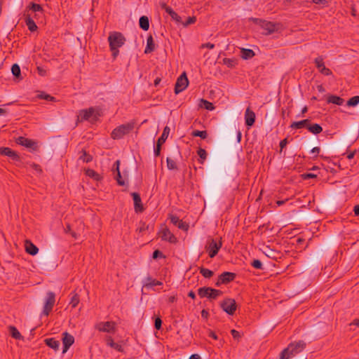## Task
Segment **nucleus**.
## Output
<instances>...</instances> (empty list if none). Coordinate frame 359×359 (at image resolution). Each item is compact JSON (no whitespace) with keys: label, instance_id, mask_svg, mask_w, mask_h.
Returning a JSON list of instances; mask_svg holds the SVG:
<instances>
[{"label":"nucleus","instance_id":"nucleus-37","mask_svg":"<svg viewBox=\"0 0 359 359\" xmlns=\"http://www.w3.org/2000/svg\"><path fill=\"white\" fill-rule=\"evenodd\" d=\"M72 296L71 297L69 305L72 306V309H74L78 306L80 302V299L79 296L76 293H72Z\"/></svg>","mask_w":359,"mask_h":359},{"label":"nucleus","instance_id":"nucleus-50","mask_svg":"<svg viewBox=\"0 0 359 359\" xmlns=\"http://www.w3.org/2000/svg\"><path fill=\"white\" fill-rule=\"evenodd\" d=\"M80 159L83 162L88 163L92 161V157L90 155L87 154L86 151H83V155L80 156Z\"/></svg>","mask_w":359,"mask_h":359},{"label":"nucleus","instance_id":"nucleus-64","mask_svg":"<svg viewBox=\"0 0 359 359\" xmlns=\"http://www.w3.org/2000/svg\"><path fill=\"white\" fill-rule=\"evenodd\" d=\"M189 359H201L200 355L198 354H193L189 357Z\"/></svg>","mask_w":359,"mask_h":359},{"label":"nucleus","instance_id":"nucleus-24","mask_svg":"<svg viewBox=\"0 0 359 359\" xmlns=\"http://www.w3.org/2000/svg\"><path fill=\"white\" fill-rule=\"evenodd\" d=\"M25 250L26 252L31 255H35L39 252V248L33 244L30 241L27 240L25 241Z\"/></svg>","mask_w":359,"mask_h":359},{"label":"nucleus","instance_id":"nucleus-38","mask_svg":"<svg viewBox=\"0 0 359 359\" xmlns=\"http://www.w3.org/2000/svg\"><path fill=\"white\" fill-rule=\"evenodd\" d=\"M201 107L205 108V109L212 111L215 109L213 104L206 100L201 99Z\"/></svg>","mask_w":359,"mask_h":359},{"label":"nucleus","instance_id":"nucleus-13","mask_svg":"<svg viewBox=\"0 0 359 359\" xmlns=\"http://www.w3.org/2000/svg\"><path fill=\"white\" fill-rule=\"evenodd\" d=\"M314 62L316 67L322 74L325 76L332 75V71L325 66V63L322 56L316 57L314 60Z\"/></svg>","mask_w":359,"mask_h":359},{"label":"nucleus","instance_id":"nucleus-2","mask_svg":"<svg viewBox=\"0 0 359 359\" xmlns=\"http://www.w3.org/2000/svg\"><path fill=\"white\" fill-rule=\"evenodd\" d=\"M306 347V343L304 341H299L290 343L287 348L283 349L280 354V359H290L298 353H301Z\"/></svg>","mask_w":359,"mask_h":359},{"label":"nucleus","instance_id":"nucleus-25","mask_svg":"<svg viewBox=\"0 0 359 359\" xmlns=\"http://www.w3.org/2000/svg\"><path fill=\"white\" fill-rule=\"evenodd\" d=\"M310 122L311 121L309 119H304L299 121H294L292 123L290 128L292 129H301L306 128L308 129V126Z\"/></svg>","mask_w":359,"mask_h":359},{"label":"nucleus","instance_id":"nucleus-1","mask_svg":"<svg viewBox=\"0 0 359 359\" xmlns=\"http://www.w3.org/2000/svg\"><path fill=\"white\" fill-rule=\"evenodd\" d=\"M108 41L112 56L115 59L119 53L118 48L124 45L126 38L121 32H112L109 33Z\"/></svg>","mask_w":359,"mask_h":359},{"label":"nucleus","instance_id":"nucleus-29","mask_svg":"<svg viewBox=\"0 0 359 359\" xmlns=\"http://www.w3.org/2000/svg\"><path fill=\"white\" fill-rule=\"evenodd\" d=\"M25 20L29 31L34 32L37 29L38 27L30 15H27Z\"/></svg>","mask_w":359,"mask_h":359},{"label":"nucleus","instance_id":"nucleus-48","mask_svg":"<svg viewBox=\"0 0 359 359\" xmlns=\"http://www.w3.org/2000/svg\"><path fill=\"white\" fill-rule=\"evenodd\" d=\"M39 97L48 101H54L55 98L45 93H41L39 95Z\"/></svg>","mask_w":359,"mask_h":359},{"label":"nucleus","instance_id":"nucleus-61","mask_svg":"<svg viewBox=\"0 0 359 359\" xmlns=\"http://www.w3.org/2000/svg\"><path fill=\"white\" fill-rule=\"evenodd\" d=\"M208 336H209L210 337H212V339H217V334H216L213 331H212V330H210V331H209Z\"/></svg>","mask_w":359,"mask_h":359},{"label":"nucleus","instance_id":"nucleus-22","mask_svg":"<svg viewBox=\"0 0 359 359\" xmlns=\"http://www.w3.org/2000/svg\"><path fill=\"white\" fill-rule=\"evenodd\" d=\"M163 283L161 281L157 280L156 279H153L151 276H147L143 280V287L146 288H151L154 286L162 285Z\"/></svg>","mask_w":359,"mask_h":359},{"label":"nucleus","instance_id":"nucleus-55","mask_svg":"<svg viewBox=\"0 0 359 359\" xmlns=\"http://www.w3.org/2000/svg\"><path fill=\"white\" fill-rule=\"evenodd\" d=\"M152 257L154 259H157V258H162V257H164L162 252H161L160 250H156L154 252H153V255H152Z\"/></svg>","mask_w":359,"mask_h":359},{"label":"nucleus","instance_id":"nucleus-10","mask_svg":"<svg viewBox=\"0 0 359 359\" xmlns=\"http://www.w3.org/2000/svg\"><path fill=\"white\" fill-rule=\"evenodd\" d=\"M95 327L100 332H103L114 333L116 331V324L112 321L98 323Z\"/></svg>","mask_w":359,"mask_h":359},{"label":"nucleus","instance_id":"nucleus-6","mask_svg":"<svg viewBox=\"0 0 359 359\" xmlns=\"http://www.w3.org/2000/svg\"><path fill=\"white\" fill-rule=\"evenodd\" d=\"M221 308L229 315H233L237 309V304L233 299L226 298L221 302Z\"/></svg>","mask_w":359,"mask_h":359},{"label":"nucleus","instance_id":"nucleus-40","mask_svg":"<svg viewBox=\"0 0 359 359\" xmlns=\"http://www.w3.org/2000/svg\"><path fill=\"white\" fill-rule=\"evenodd\" d=\"M28 8L34 13H36V12L42 13L43 11L42 6L40 4H35V3H31L29 5Z\"/></svg>","mask_w":359,"mask_h":359},{"label":"nucleus","instance_id":"nucleus-52","mask_svg":"<svg viewBox=\"0 0 359 359\" xmlns=\"http://www.w3.org/2000/svg\"><path fill=\"white\" fill-rule=\"evenodd\" d=\"M311 2L316 4H319L321 6V7H325L328 6L327 0H312Z\"/></svg>","mask_w":359,"mask_h":359},{"label":"nucleus","instance_id":"nucleus-44","mask_svg":"<svg viewBox=\"0 0 359 359\" xmlns=\"http://www.w3.org/2000/svg\"><path fill=\"white\" fill-rule=\"evenodd\" d=\"M358 103H359V96L358 95H355V96H353V97H352L351 98H350L348 100V101L347 102V105L348 106L355 107Z\"/></svg>","mask_w":359,"mask_h":359},{"label":"nucleus","instance_id":"nucleus-56","mask_svg":"<svg viewBox=\"0 0 359 359\" xmlns=\"http://www.w3.org/2000/svg\"><path fill=\"white\" fill-rule=\"evenodd\" d=\"M231 334L233 338L235 339H239L241 337L240 332L236 330H231Z\"/></svg>","mask_w":359,"mask_h":359},{"label":"nucleus","instance_id":"nucleus-3","mask_svg":"<svg viewBox=\"0 0 359 359\" xmlns=\"http://www.w3.org/2000/svg\"><path fill=\"white\" fill-rule=\"evenodd\" d=\"M134 127V122H129L125 124H122L112 130L111 137L114 140H120L123 138L126 135L130 133L133 130Z\"/></svg>","mask_w":359,"mask_h":359},{"label":"nucleus","instance_id":"nucleus-4","mask_svg":"<svg viewBox=\"0 0 359 359\" xmlns=\"http://www.w3.org/2000/svg\"><path fill=\"white\" fill-rule=\"evenodd\" d=\"M198 294L201 298L207 297L210 299H216L219 296L222 294V292L212 287H203L198 288Z\"/></svg>","mask_w":359,"mask_h":359},{"label":"nucleus","instance_id":"nucleus-46","mask_svg":"<svg viewBox=\"0 0 359 359\" xmlns=\"http://www.w3.org/2000/svg\"><path fill=\"white\" fill-rule=\"evenodd\" d=\"M223 63L228 67H233L236 65V60L233 58H224Z\"/></svg>","mask_w":359,"mask_h":359},{"label":"nucleus","instance_id":"nucleus-60","mask_svg":"<svg viewBox=\"0 0 359 359\" xmlns=\"http://www.w3.org/2000/svg\"><path fill=\"white\" fill-rule=\"evenodd\" d=\"M287 144V139L285 138L280 142V151L286 147Z\"/></svg>","mask_w":359,"mask_h":359},{"label":"nucleus","instance_id":"nucleus-33","mask_svg":"<svg viewBox=\"0 0 359 359\" xmlns=\"http://www.w3.org/2000/svg\"><path fill=\"white\" fill-rule=\"evenodd\" d=\"M308 130L313 134L318 135L323 131V128L318 123L311 124L308 126Z\"/></svg>","mask_w":359,"mask_h":359},{"label":"nucleus","instance_id":"nucleus-19","mask_svg":"<svg viewBox=\"0 0 359 359\" xmlns=\"http://www.w3.org/2000/svg\"><path fill=\"white\" fill-rule=\"evenodd\" d=\"M245 125L248 127L253 126L255 122V114L250 109V107H248L245 110Z\"/></svg>","mask_w":359,"mask_h":359},{"label":"nucleus","instance_id":"nucleus-51","mask_svg":"<svg viewBox=\"0 0 359 359\" xmlns=\"http://www.w3.org/2000/svg\"><path fill=\"white\" fill-rule=\"evenodd\" d=\"M161 146H162L161 144H159V143L156 142V145L154 147V156L156 157L160 156L161 150Z\"/></svg>","mask_w":359,"mask_h":359},{"label":"nucleus","instance_id":"nucleus-14","mask_svg":"<svg viewBox=\"0 0 359 359\" xmlns=\"http://www.w3.org/2000/svg\"><path fill=\"white\" fill-rule=\"evenodd\" d=\"M62 344L63 350L62 353H66L69 347L74 343V337L67 332L62 333Z\"/></svg>","mask_w":359,"mask_h":359},{"label":"nucleus","instance_id":"nucleus-18","mask_svg":"<svg viewBox=\"0 0 359 359\" xmlns=\"http://www.w3.org/2000/svg\"><path fill=\"white\" fill-rule=\"evenodd\" d=\"M134 201V209L136 212H142L144 210V208L142 203V200L140 194L136 192L131 194Z\"/></svg>","mask_w":359,"mask_h":359},{"label":"nucleus","instance_id":"nucleus-43","mask_svg":"<svg viewBox=\"0 0 359 359\" xmlns=\"http://www.w3.org/2000/svg\"><path fill=\"white\" fill-rule=\"evenodd\" d=\"M86 175L91 177V178H93L94 180H100V175L96 172L94 170H92V169H88L86 172Z\"/></svg>","mask_w":359,"mask_h":359},{"label":"nucleus","instance_id":"nucleus-7","mask_svg":"<svg viewBox=\"0 0 359 359\" xmlns=\"http://www.w3.org/2000/svg\"><path fill=\"white\" fill-rule=\"evenodd\" d=\"M222 245L221 241L217 243L214 239L210 240L205 245V250L208 252L209 257L210 258L215 257L222 248Z\"/></svg>","mask_w":359,"mask_h":359},{"label":"nucleus","instance_id":"nucleus-63","mask_svg":"<svg viewBox=\"0 0 359 359\" xmlns=\"http://www.w3.org/2000/svg\"><path fill=\"white\" fill-rule=\"evenodd\" d=\"M355 325L359 327V319L356 318V319L353 320V322L350 324V325Z\"/></svg>","mask_w":359,"mask_h":359},{"label":"nucleus","instance_id":"nucleus-11","mask_svg":"<svg viewBox=\"0 0 359 359\" xmlns=\"http://www.w3.org/2000/svg\"><path fill=\"white\" fill-rule=\"evenodd\" d=\"M236 277V274L235 273L225 271L219 276L215 285L219 287L222 284H228L232 282Z\"/></svg>","mask_w":359,"mask_h":359},{"label":"nucleus","instance_id":"nucleus-53","mask_svg":"<svg viewBox=\"0 0 359 359\" xmlns=\"http://www.w3.org/2000/svg\"><path fill=\"white\" fill-rule=\"evenodd\" d=\"M65 232L68 233H71L72 236L74 238H77V233L74 231H72V229H71V226L69 224H67L66 228L65 229Z\"/></svg>","mask_w":359,"mask_h":359},{"label":"nucleus","instance_id":"nucleus-9","mask_svg":"<svg viewBox=\"0 0 359 359\" xmlns=\"http://www.w3.org/2000/svg\"><path fill=\"white\" fill-rule=\"evenodd\" d=\"M189 85V81L187 77L186 73H182L177 79L175 86V94H179L182 92Z\"/></svg>","mask_w":359,"mask_h":359},{"label":"nucleus","instance_id":"nucleus-57","mask_svg":"<svg viewBox=\"0 0 359 359\" xmlns=\"http://www.w3.org/2000/svg\"><path fill=\"white\" fill-rule=\"evenodd\" d=\"M37 72L40 76H44L46 75V70L43 67H37Z\"/></svg>","mask_w":359,"mask_h":359},{"label":"nucleus","instance_id":"nucleus-62","mask_svg":"<svg viewBox=\"0 0 359 359\" xmlns=\"http://www.w3.org/2000/svg\"><path fill=\"white\" fill-rule=\"evenodd\" d=\"M353 212L355 216H359V205H356L354 206Z\"/></svg>","mask_w":359,"mask_h":359},{"label":"nucleus","instance_id":"nucleus-47","mask_svg":"<svg viewBox=\"0 0 359 359\" xmlns=\"http://www.w3.org/2000/svg\"><path fill=\"white\" fill-rule=\"evenodd\" d=\"M196 22V18L195 16L189 17L185 22H182L181 23L184 26L187 27L191 24H194Z\"/></svg>","mask_w":359,"mask_h":359},{"label":"nucleus","instance_id":"nucleus-34","mask_svg":"<svg viewBox=\"0 0 359 359\" xmlns=\"http://www.w3.org/2000/svg\"><path fill=\"white\" fill-rule=\"evenodd\" d=\"M170 131V128L168 126H165L161 137L158 139L157 143L163 144L169 135Z\"/></svg>","mask_w":359,"mask_h":359},{"label":"nucleus","instance_id":"nucleus-23","mask_svg":"<svg viewBox=\"0 0 359 359\" xmlns=\"http://www.w3.org/2000/svg\"><path fill=\"white\" fill-rule=\"evenodd\" d=\"M105 341L107 345L110 346L111 348L116 350L117 351L123 352L124 349L122 347V346L121 344H118V343H115L111 337H106Z\"/></svg>","mask_w":359,"mask_h":359},{"label":"nucleus","instance_id":"nucleus-41","mask_svg":"<svg viewBox=\"0 0 359 359\" xmlns=\"http://www.w3.org/2000/svg\"><path fill=\"white\" fill-rule=\"evenodd\" d=\"M197 154L200 157V163L203 164L204 163V161L207 158L208 154L206 151L204 149L199 148L198 150L197 151Z\"/></svg>","mask_w":359,"mask_h":359},{"label":"nucleus","instance_id":"nucleus-59","mask_svg":"<svg viewBox=\"0 0 359 359\" xmlns=\"http://www.w3.org/2000/svg\"><path fill=\"white\" fill-rule=\"evenodd\" d=\"M201 48H209V49H212L215 48V45L213 43H203L201 46Z\"/></svg>","mask_w":359,"mask_h":359},{"label":"nucleus","instance_id":"nucleus-35","mask_svg":"<svg viewBox=\"0 0 359 359\" xmlns=\"http://www.w3.org/2000/svg\"><path fill=\"white\" fill-rule=\"evenodd\" d=\"M241 57L244 60L251 59L255 56V53L251 49L242 48L241 49Z\"/></svg>","mask_w":359,"mask_h":359},{"label":"nucleus","instance_id":"nucleus-20","mask_svg":"<svg viewBox=\"0 0 359 359\" xmlns=\"http://www.w3.org/2000/svg\"><path fill=\"white\" fill-rule=\"evenodd\" d=\"M170 219L171 223L177 226L179 229H182L184 231L188 230L189 225L187 223L184 222L182 220H181L177 216L170 215Z\"/></svg>","mask_w":359,"mask_h":359},{"label":"nucleus","instance_id":"nucleus-21","mask_svg":"<svg viewBox=\"0 0 359 359\" xmlns=\"http://www.w3.org/2000/svg\"><path fill=\"white\" fill-rule=\"evenodd\" d=\"M94 113L95 109L93 107L83 109L80 111L79 118H80L81 121H87L94 115Z\"/></svg>","mask_w":359,"mask_h":359},{"label":"nucleus","instance_id":"nucleus-26","mask_svg":"<svg viewBox=\"0 0 359 359\" xmlns=\"http://www.w3.org/2000/svg\"><path fill=\"white\" fill-rule=\"evenodd\" d=\"M44 341L48 346L54 349L55 351H57L59 349L60 344V341L56 340L55 338L46 339Z\"/></svg>","mask_w":359,"mask_h":359},{"label":"nucleus","instance_id":"nucleus-16","mask_svg":"<svg viewBox=\"0 0 359 359\" xmlns=\"http://www.w3.org/2000/svg\"><path fill=\"white\" fill-rule=\"evenodd\" d=\"M0 154L8 156L15 161H20V157L18 154L9 147H0Z\"/></svg>","mask_w":359,"mask_h":359},{"label":"nucleus","instance_id":"nucleus-8","mask_svg":"<svg viewBox=\"0 0 359 359\" xmlns=\"http://www.w3.org/2000/svg\"><path fill=\"white\" fill-rule=\"evenodd\" d=\"M16 143L23 146L32 151H37L39 149L38 142L35 140L20 136L16 139Z\"/></svg>","mask_w":359,"mask_h":359},{"label":"nucleus","instance_id":"nucleus-27","mask_svg":"<svg viewBox=\"0 0 359 359\" xmlns=\"http://www.w3.org/2000/svg\"><path fill=\"white\" fill-rule=\"evenodd\" d=\"M155 50V43L151 35L149 36L147 39V46L144 50V53L148 54Z\"/></svg>","mask_w":359,"mask_h":359},{"label":"nucleus","instance_id":"nucleus-15","mask_svg":"<svg viewBox=\"0 0 359 359\" xmlns=\"http://www.w3.org/2000/svg\"><path fill=\"white\" fill-rule=\"evenodd\" d=\"M160 6L162 9H163L168 14L170 15L171 18L175 20L177 23L182 22V18L181 17L173 11V9L167 6V4L165 2H160Z\"/></svg>","mask_w":359,"mask_h":359},{"label":"nucleus","instance_id":"nucleus-36","mask_svg":"<svg viewBox=\"0 0 359 359\" xmlns=\"http://www.w3.org/2000/svg\"><path fill=\"white\" fill-rule=\"evenodd\" d=\"M10 334L11 337L15 339H21L22 337L18 329L14 326L9 327Z\"/></svg>","mask_w":359,"mask_h":359},{"label":"nucleus","instance_id":"nucleus-42","mask_svg":"<svg viewBox=\"0 0 359 359\" xmlns=\"http://www.w3.org/2000/svg\"><path fill=\"white\" fill-rule=\"evenodd\" d=\"M193 137H200L202 139H205L208 137V133L206 130H194L191 133Z\"/></svg>","mask_w":359,"mask_h":359},{"label":"nucleus","instance_id":"nucleus-39","mask_svg":"<svg viewBox=\"0 0 359 359\" xmlns=\"http://www.w3.org/2000/svg\"><path fill=\"white\" fill-rule=\"evenodd\" d=\"M200 273L206 278H211L214 274L212 271L203 267L200 268Z\"/></svg>","mask_w":359,"mask_h":359},{"label":"nucleus","instance_id":"nucleus-12","mask_svg":"<svg viewBox=\"0 0 359 359\" xmlns=\"http://www.w3.org/2000/svg\"><path fill=\"white\" fill-rule=\"evenodd\" d=\"M159 237L165 241H168L170 243H175L177 242L176 237L170 232L167 227H163L158 232Z\"/></svg>","mask_w":359,"mask_h":359},{"label":"nucleus","instance_id":"nucleus-54","mask_svg":"<svg viewBox=\"0 0 359 359\" xmlns=\"http://www.w3.org/2000/svg\"><path fill=\"white\" fill-rule=\"evenodd\" d=\"M161 325H162V320L159 317H157L154 321V327L158 330L161 328Z\"/></svg>","mask_w":359,"mask_h":359},{"label":"nucleus","instance_id":"nucleus-49","mask_svg":"<svg viewBox=\"0 0 359 359\" xmlns=\"http://www.w3.org/2000/svg\"><path fill=\"white\" fill-rule=\"evenodd\" d=\"M251 265L257 269H263L262 263L259 259H254L252 262Z\"/></svg>","mask_w":359,"mask_h":359},{"label":"nucleus","instance_id":"nucleus-31","mask_svg":"<svg viewBox=\"0 0 359 359\" xmlns=\"http://www.w3.org/2000/svg\"><path fill=\"white\" fill-rule=\"evenodd\" d=\"M119 165H120V161L119 160H117L115 163H114V167L116 166V170L117 171V174H116V180L117 181V183L121 185V186H123L125 184V182L124 181L122 180V177H121V172H120V170H119Z\"/></svg>","mask_w":359,"mask_h":359},{"label":"nucleus","instance_id":"nucleus-28","mask_svg":"<svg viewBox=\"0 0 359 359\" xmlns=\"http://www.w3.org/2000/svg\"><path fill=\"white\" fill-rule=\"evenodd\" d=\"M344 100L343 98L334 95H329L327 99V103H332L339 106L342 105L344 104Z\"/></svg>","mask_w":359,"mask_h":359},{"label":"nucleus","instance_id":"nucleus-5","mask_svg":"<svg viewBox=\"0 0 359 359\" xmlns=\"http://www.w3.org/2000/svg\"><path fill=\"white\" fill-rule=\"evenodd\" d=\"M55 302V294L53 292H48L45 299L44 306L42 313L44 316H48L52 311Z\"/></svg>","mask_w":359,"mask_h":359},{"label":"nucleus","instance_id":"nucleus-30","mask_svg":"<svg viewBox=\"0 0 359 359\" xmlns=\"http://www.w3.org/2000/svg\"><path fill=\"white\" fill-rule=\"evenodd\" d=\"M139 25L144 31H147L149 28V20L147 16L143 15L140 18Z\"/></svg>","mask_w":359,"mask_h":359},{"label":"nucleus","instance_id":"nucleus-58","mask_svg":"<svg viewBox=\"0 0 359 359\" xmlns=\"http://www.w3.org/2000/svg\"><path fill=\"white\" fill-rule=\"evenodd\" d=\"M302 177L304 180L310 179V178H316L317 175L313 173H305L302 175Z\"/></svg>","mask_w":359,"mask_h":359},{"label":"nucleus","instance_id":"nucleus-17","mask_svg":"<svg viewBox=\"0 0 359 359\" xmlns=\"http://www.w3.org/2000/svg\"><path fill=\"white\" fill-rule=\"evenodd\" d=\"M261 27L263 29V34L269 35L276 30V26L274 23L268 21H262Z\"/></svg>","mask_w":359,"mask_h":359},{"label":"nucleus","instance_id":"nucleus-45","mask_svg":"<svg viewBox=\"0 0 359 359\" xmlns=\"http://www.w3.org/2000/svg\"><path fill=\"white\" fill-rule=\"evenodd\" d=\"M167 167L169 170H176L177 169V164L175 161L170 158H167Z\"/></svg>","mask_w":359,"mask_h":359},{"label":"nucleus","instance_id":"nucleus-32","mask_svg":"<svg viewBox=\"0 0 359 359\" xmlns=\"http://www.w3.org/2000/svg\"><path fill=\"white\" fill-rule=\"evenodd\" d=\"M11 72L13 75L17 79L18 81L22 79L21 76L20 67L18 64H13L11 67Z\"/></svg>","mask_w":359,"mask_h":359}]
</instances>
